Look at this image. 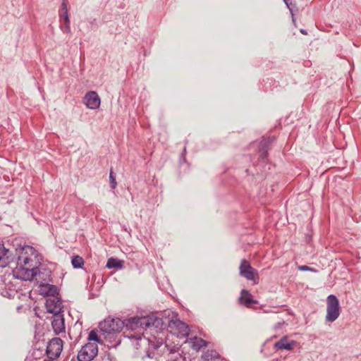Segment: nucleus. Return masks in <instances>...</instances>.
Returning <instances> with one entry per match:
<instances>
[{"label":"nucleus","instance_id":"1","mask_svg":"<svg viewBox=\"0 0 361 361\" xmlns=\"http://www.w3.org/2000/svg\"><path fill=\"white\" fill-rule=\"evenodd\" d=\"M162 325V320L154 315L145 317H133L124 321V326L130 331L126 336L129 338L135 348L149 345L148 340L143 337L142 331L147 328H159Z\"/></svg>","mask_w":361,"mask_h":361},{"label":"nucleus","instance_id":"2","mask_svg":"<svg viewBox=\"0 0 361 361\" xmlns=\"http://www.w3.org/2000/svg\"><path fill=\"white\" fill-rule=\"evenodd\" d=\"M35 250L31 246H25L22 248L20 255L18 257L17 266L14 274L17 278L25 281L32 280L37 275L40 278L42 274L35 266L34 260L29 255H33Z\"/></svg>","mask_w":361,"mask_h":361},{"label":"nucleus","instance_id":"3","mask_svg":"<svg viewBox=\"0 0 361 361\" xmlns=\"http://www.w3.org/2000/svg\"><path fill=\"white\" fill-rule=\"evenodd\" d=\"M341 307L337 297L334 295H329L326 300V321L334 322L340 315Z\"/></svg>","mask_w":361,"mask_h":361},{"label":"nucleus","instance_id":"4","mask_svg":"<svg viewBox=\"0 0 361 361\" xmlns=\"http://www.w3.org/2000/svg\"><path fill=\"white\" fill-rule=\"evenodd\" d=\"M124 327V321L119 318L108 317L99 324L101 331L106 334L120 332Z\"/></svg>","mask_w":361,"mask_h":361},{"label":"nucleus","instance_id":"5","mask_svg":"<svg viewBox=\"0 0 361 361\" xmlns=\"http://www.w3.org/2000/svg\"><path fill=\"white\" fill-rule=\"evenodd\" d=\"M168 328L172 334L178 338L185 337L189 334L188 325L178 319L170 320Z\"/></svg>","mask_w":361,"mask_h":361},{"label":"nucleus","instance_id":"6","mask_svg":"<svg viewBox=\"0 0 361 361\" xmlns=\"http://www.w3.org/2000/svg\"><path fill=\"white\" fill-rule=\"evenodd\" d=\"M98 353V347L96 343H88L83 345L78 353V361H91Z\"/></svg>","mask_w":361,"mask_h":361},{"label":"nucleus","instance_id":"7","mask_svg":"<svg viewBox=\"0 0 361 361\" xmlns=\"http://www.w3.org/2000/svg\"><path fill=\"white\" fill-rule=\"evenodd\" d=\"M240 275L247 280L253 281L254 283H258L259 276L257 271L251 267L250 262L243 259L240 264Z\"/></svg>","mask_w":361,"mask_h":361},{"label":"nucleus","instance_id":"8","mask_svg":"<svg viewBox=\"0 0 361 361\" xmlns=\"http://www.w3.org/2000/svg\"><path fill=\"white\" fill-rule=\"evenodd\" d=\"M63 350V341L58 337L52 338L47 346L46 353L48 358L55 360L58 358Z\"/></svg>","mask_w":361,"mask_h":361},{"label":"nucleus","instance_id":"9","mask_svg":"<svg viewBox=\"0 0 361 361\" xmlns=\"http://www.w3.org/2000/svg\"><path fill=\"white\" fill-rule=\"evenodd\" d=\"M45 306L47 311L54 314L63 313V306L61 298L57 296L49 298L46 300Z\"/></svg>","mask_w":361,"mask_h":361},{"label":"nucleus","instance_id":"10","mask_svg":"<svg viewBox=\"0 0 361 361\" xmlns=\"http://www.w3.org/2000/svg\"><path fill=\"white\" fill-rule=\"evenodd\" d=\"M84 103L88 109H97L101 104L100 97L96 92L90 91L84 97Z\"/></svg>","mask_w":361,"mask_h":361},{"label":"nucleus","instance_id":"11","mask_svg":"<svg viewBox=\"0 0 361 361\" xmlns=\"http://www.w3.org/2000/svg\"><path fill=\"white\" fill-rule=\"evenodd\" d=\"M65 319L63 313L56 314L51 317V326L56 334L65 332Z\"/></svg>","mask_w":361,"mask_h":361},{"label":"nucleus","instance_id":"12","mask_svg":"<svg viewBox=\"0 0 361 361\" xmlns=\"http://www.w3.org/2000/svg\"><path fill=\"white\" fill-rule=\"evenodd\" d=\"M39 293L42 295L51 298L58 295V288L54 285L41 283L39 287Z\"/></svg>","mask_w":361,"mask_h":361},{"label":"nucleus","instance_id":"13","mask_svg":"<svg viewBox=\"0 0 361 361\" xmlns=\"http://www.w3.org/2000/svg\"><path fill=\"white\" fill-rule=\"evenodd\" d=\"M238 300L240 304L246 307H250L252 305L258 304V301L255 300L252 295L245 289L241 290Z\"/></svg>","mask_w":361,"mask_h":361},{"label":"nucleus","instance_id":"14","mask_svg":"<svg viewBox=\"0 0 361 361\" xmlns=\"http://www.w3.org/2000/svg\"><path fill=\"white\" fill-rule=\"evenodd\" d=\"M295 341H288L286 336H283L279 341L274 344V348L276 350H291L296 345Z\"/></svg>","mask_w":361,"mask_h":361},{"label":"nucleus","instance_id":"15","mask_svg":"<svg viewBox=\"0 0 361 361\" xmlns=\"http://www.w3.org/2000/svg\"><path fill=\"white\" fill-rule=\"evenodd\" d=\"M12 260L11 252L0 243V267H6Z\"/></svg>","mask_w":361,"mask_h":361},{"label":"nucleus","instance_id":"16","mask_svg":"<svg viewBox=\"0 0 361 361\" xmlns=\"http://www.w3.org/2000/svg\"><path fill=\"white\" fill-rule=\"evenodd\" d=\"M204 361H226L219 353L214 350H207L204 353Z\"/></svg>","mask_w":361,"mask_h":361},{"label":"nucleus","instance_id":"17","mask_svg":"<svg viewBox=\"0 0 361 361\" xmlns=\"http://www.w3.org/2000/svg\"><path fill=\"white\" fill-rule=\"evenodd\" d=\"M187 342L195 351H199L203 347V339L197 336L189 338Z\"/></svg>","mask_w":361,"mask_h":361},{"label":"nucleus","instance_id":"18","mask_svg":"<svg viewBox=\"0 0 361 361\" xmlns=\"http://www.w3.org/2000/svg\"><path fill=\"white\" fill-rule=\"evenodd\" d=\"M276 137L274 136L264 137L259 142V149L261 150H267L269 151L270 149V147L271 144L274 142Z\"/></svg>","mask_w":361,"mask_h":361},{"label":"nucleus","instance_id":"19","mask_svg":"<svg viewBox=\"0 0 361 361\" xmlns=\"http://www.w3.org/2000/svg\"><path fill=\"white\" fill-rule=\"evenodd\" d=\"M106 266L108 269L121 268L122 267V262L117 259L111 257L108 259Z\"/></svg>","mask_w":361,"mask_h":361},{"label":"nucleus","instance_id":"20","mask_svg":"<svg viewBox=\"0 0 361 361\" xmlns=\"http://www.w3.org/2000/svg\"><path fill=\"white\" fill-rule=\"evenodd\" d=\"M71 263L74 268L78 269V268L82 267V266L84 264V260H83L82 257L77 255V256H74L72 258Z\"/></svg>","mask_w":361,"mask_h":361},{"label":"nucleus","instance_id":"21","mask_svg":"<svg viewBox=\"0 0 361 361\" xmlns=\"http://www.w3.org/2000/svg\"><path fill=\"white\" fill-rule=\"evenodd\" d=\"M109 180H110V187L111 189H115L117 185V183L116 181V176L114 174L112 170L110 171L109 173Z\"/></svg>","mask_w":361,"mask_h":361},{"label":"nucleus","instance_id":"22","mask_svg":"<svg viewBox=\"0 0 361 361\" xmlns=\"http://www.w3.org/2000/svg\"><path fill=\"white\" fill-rule=\"evenodd\" d=\"M89 341H94L97 343H101V340L99 339L97 332L94 330H92L90 332L88 336Z\"/></svg>","mask_w":361,"mask_h":361},{"label":"nucleus","instance_id":"23","mask_svg":"<svg viewBox=\"0 0 361 361\" xmlns=\"http://www.w3.org/2000/svg\"><path fill=\"white\" fill-rule=\"evenodd\" d=\"M269 155V151L267 150H261L259 149V159L263 161H265Z\"/></svg>","mask_w":361,"mask_h":361},{"label":"nucleus","instance_id":"24","mask_svg":"<svg viewBox=\"0 0 361 361\" xmlns=\"http://www.w3.org/2000/svg\"><path fill=\"white\" fill-rule=\"evenodd\" d=\"M60 19H61V20H64V21L70 20L68 10H66L63 11H60Z\"/></svg>","mask_w":361,"mask_h":361},{"label":"nucleus","instance_id":"25","mask_svg":"<svg viewBox=\"0 0 361 361\" xmlns=\"http://www.w3.org/2000/svg\"><path fill=\"white\" fill-rule=\"evenodd\" d=\"M62 30L63 32H66L67 33L71 32V27H70V20L68 21H64V25L62 27Z\"/></svg>","mask_w":361,"mask_h":361},{"label":"nucleus","instance_id":"26","mask_svg":"<svg viewBox=\"0 0 361 361\" xmlns=\"http://www.w3.org/2000/svg\"><path fill=\"white\" fill-rule=\"evenodd\" d=\"M168 361H187L185 358H183L180 355H175L174 357H171Z\"/></svg>","mask_w":361,"mask_h":361},{"label":"nucleus","instance_id":"27","mask_svg":"<svg viewBox=\"0 0 361 361\" xmlns=\"http://www.w3.org/2000/svg\"><path fill=\"white\" fill-rule=\"evenodd\" d=\"M185 153H186V148L185 147L183 150V152L181 153V155H180V161H185Z\"/></svg>","mask_w":361,"mask_h":361},{"label":"nucleus","instance_id":"28","mask_svg":"<svg viewBox=\"0 0 361 361\" xmlns=\"http://www.w3.org/2000/svg\"><path fill=\"white\" fill-rule=\"evenodd\" d=\"M66 10H68L67 4H66L65 0H63V2H62V4H61V8L60 11H66Z\"/></svg>","mask_w":361,"mask_h":361},{"label":"nucleus","instance_id":"29","mask_svg":"<svg viewBox=\"0 0 361 361\" xmlns=\"http://www.w3.org/2000/svg\"><path fill=\"white\" fill-rule=\"evenodd\" d=\"M283 1H284L286 5L287 6V7L289 8V10L292 12V9L290 8L292 3L290 1V0H283Z\"/></svg>","mask_w":361,"mask_h":361},{"label":"nucleus","instance_id":"30","mask_svg":"<svg viewBox=\"0 0 361 361\" xmlns=\"http://www.w3.org/2000/svg\"><path fill=\"white\" fill-rule=\"evenodd\" d=\"M299 269H300V270H302V271H308L310 269L309 267L305 266V265L300 267Z\"/></svg>","mask_w":361,"mask_h":361},{"label":"nucleus","instance_id":"31","mask_svg":"<svg viewBox=\"0 0 361 361\" xmlns=\"http://www.w3.org/2000/svg\"><path fill=\"white\" fill-rule=\"evenodd\" d=\"M300 31L303 35H307V32L305 30H304V29H300Z\"/></svg>","mask_w":361,"mask_h":361},{"label":"nucleus","instance_id":"32","mask_svg":"<svg viewBox=\"0 0 361 361\" xmlns=\"http://www.w3.org/2000/svg\"><path fill=\"white\" fill-rule=\"evenodd\" d=\"M209 343H210L209 342L204 340V348H207Z\"/></svg>","mask_w":361,"mask_h":361},{"label":"nucleus","instance_id":"33","mask_svg":"<svg viewBox=\"0 0 361 361\" xmlns=\"http://www.w3.org/2000/svg\"><path fill=\"white\" fill-rule=\"evenodd\" d=\"M47 275L48 276L49 278H50L51 272L50 271H47ZM48 281H50V279H49Z\"/></svg>","mask_w":361,"mask_h":361},{"label":"nucleus","instance_id":"34","mask_svg":"<svg viewBox=\"0 0 361 361\" xmlns=\"http://www.w3.org/2000/svg\"><path fill=\"white\" fill-rule=\"evenodd\" d=\"M44 361H54V360L48 358L44 360Z\"/></svg>","mask_w":361,"mask_h":361},{"label":"nucleus","instance_id":"35","mask_svg":"<svg viewBox=\"0 0 361 361\" xmlns=\"http://www.w3.org/2000/svg\"><path fill=\"white\" fill-rule=\"evenodd\" d=\"M280 325H281V323H278V324L275 326V328H279Z\"/></svg>","mask_w":361,"mask_h":361},{"label":"nucleus","instance_id":"36","mask_svg":"<svg viewBox=\"0 0 361 361\" xmlns=\"http://www.w3.org/2000/svg\"><path fill=\"white\" fill-rule=\"evenodd\" d=\"M103 361H110L109 359L104 360Z\"/></svg>","mask_w":361,"mask_h":361}]
</instances>
